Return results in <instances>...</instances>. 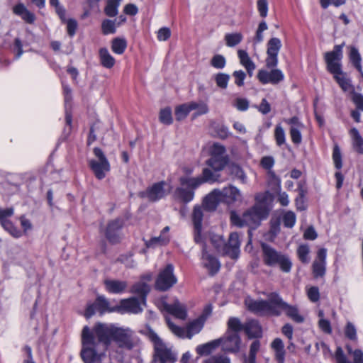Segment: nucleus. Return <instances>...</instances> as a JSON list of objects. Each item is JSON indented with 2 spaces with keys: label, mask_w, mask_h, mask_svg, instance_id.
Segmentation results:
<instances>
[{
  "label": "nucleus",
  "mask_w": 363,
  "mask_h": 363,
  "mask_svg": "<svg viewBox=\"0 0 363 363\" xmlns=\"http://www.w3.org/2000/svg\"><path fill=\"white\" fill-rule=\"evenodd\" d=\"M116 310V306L111 307L108 300L104 296H98L93 303L87 306L84 315L86 318H89L94 315L96 311H98L100 314H104L106 312H113Z\"/></svg>",
  "instance_id": "obj_13"
},
{
  "label": "nucleus",
  "mask_w": 363,
  "mask_h": 363,
  "mask_svg": "<svg viewBox=\"0 0 363 363\" xmlns=\"http://www.w3.org/2000/svg\"><path fill=\"white\" fill-rule=\"evenodd\" d=\"M228 163V160H213L208 159L206 164L211 167L214 171L219 172L222 170Z\"/></svg>",
  "instance_id": "obj_50"
},
{
  "label": "nucleus",
  "mask_w": 363,
  "mask_h": 363,
  "mask_svg": "<svg viewBox=\"0 0 363 363\" xmlns=\"http://www.w3.org/2000/svg\"><path fill=\"white\" fill-rule=\"evenodd\" d=\"M93 152L97 160H89V166L93 171L95 177L101 180L105 178L106 173L110 171L111 166L101 149L95 147Z\"/></svg>",
  "instance_id": "obj_9"
},
{
  "label": "nucleus",
  "mask_w": 363,
  "mask_h": 363,
  "mask_svg": "<svg viewBox=\"0 0 363 363\" xmlns=\"http://www.w3.org/2000/svg\"><path fill=\"white\" fill-rule=\"evenodd\" d=\"M195 108V106L190 105L189 103L184 104L179 106H177L175 109V118L177 121H182L184 119L191 111H193V108Z\"/></svg>",
  "instance_id": "obj_38"
},
{
  "label": "nucleus",
  "mask_w": 363,
  "mask_h": 363,
  "mask_svg": "<svg viewBox=\"0 0 363 363\" xmlns=\"http://www.w3.org/2000/svg\"><path fill=\"white\" fill-rule=\"evenodd\" d=\"M309 300L312 302H317L320 299L319 289L317 286H311L307 291Z\"/></svg>",
  "instance_id": "obj_61"
},
{
  "label": "nucleus",
  "mask_w": 363,
  "mask_h": 363,
  "mask_svg": "<svg viewBox=\"0 0 363 363\" xmlns=\"http://www.w3.org/2000/svg\"><path fill=\"white\" fill-rule=\"evenodd\" d=\"M333 160L337 169H340L342 167V153L340 147L337 144L333 147Z\"/></svg>",
  "instance_id": "obj_49"
},
{
  "label": "nucleus",
  "mask_w": 363,
  "mask_h": 363,
  "mask_svg": "<svg viewBox=\"0 0 363 363\" xmlns=\"http://www.w3.org/2000/svg\"><path fill=\"white\" fill-rule=\"evenodd\" d=\"M177 281L176 276L174 274V266L168 264L159 273L155 281V289L166 291L172 288Z\"/></svg>",
  "instance_id": "obj_11"
},
{
  "label": "nucleus",
  "mask_w": 363,
  "mask_h": 363,
  "mask_svg": "<svg viewBox=\"0 0 363 363\" xmlns=\"http://www.w3.org/2000/svg\"><path fill=\"white\" fill-rule=\"evenodd\" d=\"M271 347L274 352L275 359L278 363H284L285 350L283 341L280 338H275L271 343Z\"/></svg>",
  "instance_id": "obj_31"
},
{
  "label": "nucleus",
  "mask_w": 363,
  "mask_h": 363,
  "mask_svg": "<svg viewBox=\"0 0 363 363\" xmlns=\"http://www.w3.org/2000/svg\"><path fill=\"white\" fill-rule=\"evenodd\" d=\"M210 155L226 156L225 147L218 143H214L210 148Z\"/></svg>",
  "instance_id": "obj_59"
},
{
  "label": "nucleus",
  "mask_w": 363,
  "mask_h": 363,
  "mask_svg": "<svg viewBox=\"0 0 363 363\" xmlns=\"http://www.w3.org/2000/svg\"><path fill=\"white\" fill-rule=\"evenodd\" d=\"M265 65L267 68H274L278 64V53L281 48V42L277 38H272L267 44Z\"/></svg>",
  "instance_id": "obj_14"
},
{
  "label": "nucleus",
  "mask_w": 363,
  "mask_h": 363,
  "mask_svg": "<svg viewBox=\"0 0 363 363\" xmlns=\"http://www.w3.org/2000/svg\"><path fill=\"white\" fill-rule=\"evenodd\" d=\"M123 227V221L120 218H117L108 222L105 235L107 240L111 243H117L119 242V231Z\"/></svg>",
  "instance_id": "obj_20"
},
{
  "label": "nucleus",
  "mask_w": 363,
  "mask_h": 363,
  "mask_svg": "<svg viewBox=\"0 0 363 363\" xmlns=\"http://www.w3.org/2000/svg\"><path fill=\"white\" fill-rule=\"evenodd\" d=\"M301 128H298V127L291 126L290 128V136L291 138V141L295 145L301 144L302 141V136L300 131Z\"/></svg>",
  "instance_id": "obj_57"
},
{
  "label": "nucleus",
  "mask_w": 363,
  "mask_h": 363,
  "mask_svg": "<svg viewBox=\"0 0 363 363\" xmlns=\"http://www.w3.org/2000/svg\"><path fill=\"white\" fill-rule=\"evenodd\" d=\"M264 263L269 267L279 265L284 272H289L291 269V262L288 257L277 251L267 243L261 244Z\"/></svg>",
  "instance_id": "obj_8"
},
{
  "label": "nucleus",
  "mask_w": 363,
  "mask_h": 363,
  "mask_svg": "<svg viewBox=\"0 0 363 363\" xmlns=\"http://www.w3.org/2000/svg\"><path fill=\"white\" fill-rule=\"evenodd\" d=\"M244 330L249 338H258L262 335V327L256 320H250L245 323Z\"/></svg>",
  "instance_id": "obj_28"
},
{
  "label": "nucleus",
  "mask_w": 363,
  "mask_h": 363,
  "mask_svg": "<svg viewBox=\"0 0 363 363\" xmlns=\"http://www.w3.org/2000/svg\"><path fill=\"white\" fill-rule=\"evenodd\" d=\"M230 174L235 178L240 179L242 183H246L247 177L243 169L238 164H232L230 167Z\"/></svg>",
  "instance_id": "obj_51"
},
{
  "label": "nucleus",
  "mask_w": 363,
  "mask_h": 363,
  "mask_svg": "<svg viewBox=\"0 0 363 363\" xmlns=\"http://www.w3.org/2000/svg\"><path fill=\"white\" fill-rule=\"evenodd\" d=\"M274 138L278 146L285 144L286 135L284 128L281 125H277L274 130Z\"/></svg>",
  "instance_id": "obj_54"
},
{
  "label": "nucleus",
  "mask_w": 363,
  "mask_h": 363,
  "mask_svg": "<svg viewBox=\"0 0 363 363\" xmlns=\"http://www.w3.org/2000/svg\"><path fill=\"white\" fill-rule=\"evenodd\" d=\"M220 345V341L218 340H214L206 344L199 345L196 350V352L200 355L209 354L214 349L218 347Z\"/></svg>",
  "instance_id": "obj_37"
},
{
  "label": "nucleus",
  "mask_w": 363,
  "mask_h": 363,
  "mask_svg": "<svg viewBox=\"0 0 363 363\" xmlns=\"http://www.w3.org/2000/svg\"><path fill=\"white\" fill-rule=\"evenodd\" d=\"M243 37L240 33H227L225 35V44L228 47H234L238 45Z\"/></svg>",
  "instance_id": "obj_42"
},
{
  "label": "nucleus",
  "mask_w": 363,
  "mask_h": 363,
  "mask_svg": "<svg viewBox=\"0 0 363 363\" xmlns=\"http://www.w3.org/2000/svg\"><path fill=\"white\" fill-rule=\"evenodd\" d=\"M235 78V84L238 86L244 85V80L246 77V74L242 70L235 71L233 73Z\"/></svg>",
  "instance_id": "obj_62"
},
{
  "label": "nucleus",
  "mask_w": 363,
  "mask_h": 363,
  "mask_svg": "<svg viewBox=\"0 0 363 363\" xmlns=\"http://www.w3.org/2000/svg\"><path fill=\"white\" fill-rule=\"evenodd\" d=\"M150 291V288L147 284L139 281L132 286L130 292L138 295V298L141 299L143 305L145 306L146 297Z\"/></svg>",
  "instance_id": "obj_30"
},
{
  "label": "nucleus",
  "mask_w": 363,
  "mask_h": 363,
  "mask_svg": "<svg viewBox=\"0 0 363 363\" xmlns=\"http://www.w3.org/2000/svg\"><path fill=\"white\" fill-rule=\"evenodd\" d=\"M160 121L165 125H170L172 123V110L170 108L167 107L162 109L160 112Z\"/></svg>",
  "instance_id": "obj_52"
},
{
  "label": "nucleus",
  "mask_w": 363,
  "mask_h": 363,
  "mask_svg": "<svg viewBox=\"0 0 363 363\" xmlns=\"http://www.w3.org/2000/svg\"><path fill=\"white\" fill-rule=\"evenodd\" d=\"M343 43L341 45L334 46L330 52L325 53V61L327 65L328 71L333 75L334 79L345 91H350L352 86L350 79L346 77V74L342 70V65L340 62L342 58Z\"/></svg>",
  "instance_id": "obj_4"
},
{
  "label": "nucleus",
  "mask_w": 363,
  "mask_h": 363,
  "mask_svg": "<svg viewBox=\"0 0 363 363\" xmlns=\"http://www.w3.org/2000/svg\"><path fill=\"white\" fill-rule=\"evenodd\" d=\"M349 57L350 60L354 67L358 70V72L362 74V67L361 65L362 58L358 50L356 48H351Z\"/></svg>",
  "instance_id": "obj_40"
},
{
  "label": "nucleus",
  "mask_w": 363,
  "mask_h": 363,
  "mask_svg": "<svg viewBox=\"0 0 363 363\" xmlns=\"http://www.w3.org/2000/svg\"><path fill=\"white\" fill-rule=\"evenodd\" d=\"M211 242L218 253L234 259L238 257L240 242L237 233H230L227 242L221 235H212Z\"/></svg>",
  "instance_id": "obj_7"
},
{
  "label": "nucleus",
  "mask_w": 363,
  "mask_h": 363,
  "mask_svg": "<svg viewBox=\"0 0 363 363\" xmlns=\"http://www.w3.org/2000/svg\"><path fill=\"white\" fill-rule=\"evenodd\" d=\"M233 106L240 111H245L249 108V101L245 98H237L233 103Z\"/></svg>",
  "instance_id": "obj_58"
},
{
  "label": "nucleus",
  "mask_w": 363,
  "mask_h": 363,
  "mask_svg": "<svg viewBox=\"0 0 363 363\" xmlns=\"http://www.w3.org/2000/svg\"><path fill=\"white\" fill-rule=\"evenodd\" d=\"M1 225L13 238H18L22 235L21 231L10 220L4 221Z\"/></svg>",
  "instance_id": "obj_43"
},
{
  "label": "nucleus",
  "mask_w": 363,
  "mask_h": 363,
  "mask_svg": "<svg viewBox=\"0 0 363 363\" xmlns=\"http://www.w3.org/2000/svg\"><path fill=\"white\" fill-rule=\"evenodd\" d=\"M99 56L101 65L104 67L111 69L114 66L116 60L114 57L109 53L107 48H100L99 50Z\"/></svg>",
  "instance_id": "obj_33"
},
{
  "label": "nucleus",
  "mask_w": 363,
  "mask_h": 363,
  "mask_svg": "<svg viewBox=\"0 0 363 363\" xmlns=\"http://www.w3.org/2000/svg\"><path fill=\"white\" fill-rule=\"evenodd\" d=\"M204 320L199 318L189 323L186 326V338L191 339L194 335L198 334L203 328Z\"/></svg>",
  "instance_id": "obj_34"
},
{
  "label": "nucleus",
  "mask_w": 363,
  "mask_h": 363,
  "mask_svg": "<svg viewBox=\"0 0 363 363\" xmlns=\"http://www.w3.org/2000/svg\"><path fill=\"white\" fill-rule=\"evenodd\" d=\"M244 330V325H242L240 320L238 318L232 317L230 318L228 321V330L231 333H236Z\"/></svg>",
  "instance_id": "obj_46"
},
{
  "label": "nucleus",
  "mask_w": 363,
  "mask_h": 363,
  "mask_svg": "<svg viewBox=\"0 0 363 363\" xmlns=\"http://www.w3.org/2000/svg\"><path fill=\"white\" fill-rule=\"evenodd\" d=\"M13 12L28 23L32 24L35 20V15L28 11L25 5L22 3L17 4L13 8Z\"/></svg>",
  "instance_id": "obj_29"
},
{
  "label": "nucleus",
  "mask_w": 363,
  "mask_h": 363,
  "mask_svg": "<svg viewBox=\"0 0 363 363\" xmlns=\"http://www.w3.org/2000/svg\"><path fill=\"white\" fill-rule=\"evenodd\" d=\"M203 363H230L228 357L224 356H213L203 362Z\"/></svg>",
  "instance_id": "obj_63"
},
{
  "label": "nucleus",
  "mask_w": 363,
  "mask_h": 363,
  "mask_svg": "<svg viewBox=\"0 0 363 363\" xmlns=\"http://www.w3.org/2000/svg\"><path fill=\"white\" fill-rule=\"evenodd\" d=\"M164 309L175 318L185 320L187 316L186 306L176 299L172 303H164Z\"/></svg>",
  "instance_id": "obj_22"
},
{
  "label": "nucleus",
  "mask_w": 363,
  "mask_h": 363,
  "mask_svg": "<svg viewBox=\"0 0 363 363\" xmlns=\"http://www.w3.org/2000/svg\"><path fill=\"white\" fill-rule=\"evenodd\" d=\"M267 297V300H247L245 305L250 311L259 315L278 317L284 312L294 322H303L304 318L299 314L297 306L284 301L277 292L269 293Z\"/></svg>",
  "instance_id": "obj_1"
},
{
  "label": "nucleus",
  "mask_w": 363,
  "mask_h": 363,
  "mask_svg": "<svg viewBox=\"0 0 363 363\" xmlns=\"http://www.w3.org/2000/svg\"><path fill=\"white\" fill-rule=\"evenodd\" d=\"M271 69L272 70L269 72L264 69L259 70L257 77L262 84H266L270 83L272 84H277L284 80V75L280 69Z\"/></svg>",
  "instance_id": "obj_18"
},
{
  "label": "nucleus",
  "mask_w": 363,
  "mask_h": 363,
  "mask_svg": "<svg viewBox=\"0 0 363 363\" xmlns=\"http://www.w3.org/2000/svg\"><path fill=\"white\" fill-rule=\"evenodd\" d=\"M216 180L217 177L213 171L208 168H204L201 176L196 177L195 179H192L189 182H192L194 187H199L206 182H215Z\"/></svg>",
  "instance_id": "obj_27"
},
{
  "label": "nucleus",
  "mask_w": 363,
  "mask_h": 363,
  "mask_svg": "<svg viewBox=\"0 0 363 363\" xmlns=\"http://www.w3.org/2000/svg\"><path fill=\"white\" fill-rule=\"evenodd\" d=\"M220 190L214 189L205 196L203 200V206L208 211H213L216 209L218 203L223 202Z\"/></svg>",
  "instance_id": "obj_24"
},
{
  "label": "nucleus",
  "mask_w": 363,
  "mask_h": 363,
  "mask_svg": "<svg viewBox=\"0 0 363 363\" xmlns=\"http://www.w3.org/2000/svg\"><path fill=\"white\" fill-rule=\"evenodd\" d=\"M169 241V239L168 237L160 235L158 237L152 238L150 240L146 242L145 245L147 247H155L157 245H167Z\"/></svg>",
  "instance_id": "obj_48"
},
{
  "label": "nucleus",
  "mask_w": 363,
  "mask_h": 363,
  "mask_svg": "<svg viewBox=\"0 0 363 363\" xmlns=\"http://www.w3.org/2000/svg\"><path fill=\"white\" fill-rule=\"evenodd\" d=\"M310 248L307 244L300 245L297 249V255L303 264H308L310 262Z\"/></svg>",
  "instance_id": "obj_41"
},
{
  "label": "nucleus",
  "mask_w": 363,
  "mask_h": 363,
  "mask_svg": "<svg viewBox=\"0 0 363 363\" xmlns=\"http://www.w3.org/2000/svg\"><path fill=\"white\" fill-rule=\"evenodd\" d=\"M216 86L222 89H225L230 80V75L225 73L220 72L213 77Z\"/></svg>",
  "instance_id": "obj_45"
},
{
  "label": "nucleus",
  "mask_w": 363,
  "mask_h": 363,
  "mask_svg": "<svg viewBox=\"0 0 363 363\" xmlns=\"http://www.w3.org/2000/svg\"><path fill=\"white\" fill-rule=\"evenodd\" d=\"M325 263L315 260L312 264V271L314 278L323 277L325 274Z\"/></svg>",
  "instance_id": "obj_47"
},
{
  "label": "nucleus",
  "mask_w": 363,
  "mask_h": 363,
  "mask_svg": "<svg viewBox=\"0 0 363 363\" xmlns=\"http://www.w3.org/2000/svg\"><path fill=\"white\" fill-rule=\"evenodd\" d=\"M147 337L153 343V362L158 363H174L177 360V354L172 347H168L157 334L151 328L146 333Z\"/></svg>",
  "instance_id": "obj_6"
},
{
  "label": "nucleus",
  "mask_w": 363,
  "mask_h": 363,
  "mask_svg": "<svg viewBox=\"0 0 363 363\" xmlns=\"http://www.w3.org/2000/svg\"><path fill=\"white\" fill-rule=\"evenodd\" d=\"M127 45V41L124 38L117 37L111 41V50L116 54L122 55L125 52Z\"/></svg>",
  "instance_id": "obj_36"
},
{
  "label": "nucleus",
  "mask_w": 363,
  "mask_h": 363,
  "mask_svg": "<svg viewBox=\"0 0 363 363\" xmlns=\"http://www.w3.org/2000/svg\"><path fill=\"white\" fill-rule=\"evenodd\" d=\"M352 140V147L358 154L363 155V138L357 128H353L350 130Z\"/></svg>",
  "instance_id": "obj_35"
},
{
  "label": "nucleus",
  "mask_w": 363,
  "mask_h": 363,
  "mask_svg": "<svg viewBox=\"0 0 363 363\" xmlns=\"http://www.w3.org/2000/svg\"><path fill=\"white\" fill-rule=\"evenodd\" d=\"M211 65L216 69H223L225 67L226 60L222 55H215L211 60Z\"/></svg>",
  "instance_id": "obj_55"
},
{
  "label": "nucleus",
  "mask_w": 363,
  "mask_h": 363,
  "mask_svg": "<svg viewBox=\"0 0 363 363\" xmlns=\"http://www.w3.org/2000/svg\"><path fill=\"white\" fill-rule=\"evenodd\" d=\"M220 196L223 202L233 203L239 200L241 197V194L238 189L233 186H229L220 190Z\"/></svg>",
  "instance_id": "obj_26"
},
{
  "label": "nucleus",
  "mask_w": 363,
  "mask_h": 363,
  "mask_svg": "<svg viewBox=\"0 0 363 363\" xmlns=\"http://www.w3.org/2000/svg\"><path fill=\"white\" fill-rule=\"evenodd\" d=\"M167 183L165 181H161L154 183L152 186L147 188L145 191L140 193L141 198H147L150 202H156L160 199H164L168 194L165 186Z\"/></svg>",
  "instance_id": "obj_12"
},
{
  "label": "nucleus",
  "mask_w": 363,
  "mask_h": 363,
  "mask_svg": "<svg viewBox=\"0 0 363 363\" xmlns=\"http://www.w3.org/2000/svg\"><path fill=\"white\" fill-rule=\"evenodd\" d=\"M202 259L204 267L209 270L211 275L213 276L219 271L220 265L218 260L207 252L205 243H203Z\"/></svg>",
  "instance_id": "obj_21"
},
{
  "label": "nucleus",
  "mask_w": 363,
  "mask_h": 363,
  "mask_svg": "<svg viewBox=\"0 0 363 363\" xmlns=\"http://www.w3.org/2000/svg\"><path fill=\"white\" fill-rule=\"evenodd\" d=\"M94 332L103 343V349L108 350L112 341L119 347L128 350H132L136 345L133 337V332L127 328H117L112 324L97 323L94 325Z\"/></svg>",
  "instance_id": "obj_2"
},
{
  "label": "nucleus",
  "mask_w": 363,
  "mask_h": 363,
  "mask_svg": "<svg viewBox=\"0 0 363 363\" xmlns=\"http://www.w3.org/2000/svg\"><path fill=\"white\" fill-rule=\"evenodd\" d=\"M191 217L194 226V240L196 243H202L201 230L203 213L201 206L196 205L194 207Z\"/></svg>",
  "instance_id": "obj_19"
},
{
  "label": "nucleus",
  "mask_w": 363,
  "mask_h": 363,
  "mask_svg": "<svg viewBox=\"0 0 363 363\" xmlns=\"http://www.w3.org/2000/svg\"><path fill=\"white\" fill-rule=\"evenodd\" d=\"M190 105H194L195 108L193 110H196L197 115L206 114L208 112V107L206 104L204 102H194L191 101L189 103Z\"/></svg>",
  "instance_id": "obj_60"
},
{
  "label": "nucleus",
  "mask_w": 363,
  "mask_h": 363,
  "mask_svg": "<svg viewBox=\"0 0 363 363\" xmlns=\"http://www.w3.org/2000/svg\"><path fill=\"white\" fill-rule=\"evenodd\" d=\"M104 284L106 290L111 294H121L128 287L127 281L117 279H106Z\"/></svg>",
  "instance_id": "obj_25"
},
{
  "label": "nucleus",
  "mask_w": 363,
  "mask_h": 363,
  "mask_svg": "<svg viewBox=\"0 0 363 363\" xmlns=\"http://www.w3.org/2000/svg\"><path fill=\"white\" fill-rule=\"evenodd\" d=\"M352 101L356 106L357 109L363 111V96L359 93H354L352 96Z\"/></svg>",
  "instance_id": "obj_64"
},
{
  "label": "nucleus",
  "mask_w": 363,
  "mask_h": 363,
  "mask_svg": "<svg viewBox=\"0 0 363 363\" xmlns=\"http://www.w3.org/2000/svg\"><path fill=\"white\" fill-rule=\"evenodd\" d=\"M166 322L168 325L169 329L174 333L176 336L180 338L186 337V330L180 326L176 325L174 324L169 318H166Z\"/></svg>",
  "instance_id": "obj_44"
},
{
  "label": "nucleus",
  "mask_w": 363,
  "mask_h": 363,
  "mask_svg": "<svg viewBox=\"0 0 363 363\" xmlns=\"http://www.w3.org/2000/svg\"><path fill=\"white\" fill-rule=\"evenodd\" d=\"M345 335L347 338L352 341L357 340V329L354 325L351 322H347L344 330Z\"/></svg>",
  "instance_id": "obj_53"
},
{
  "label": "nucleus",
  "mask_w": 363,
  "mask_h": 363,
  "mask_svg": "<svg viewBox=\"0 0 363 363\" xmlns=\"http://www.w3.org/2000/svg\"><path fill=\"white\" fill-rule=\"evenodd\" d=\"M100 0H88L90 6H96ZM106 5L104 12L106 16L110 18L115 17L118 13V7L122 0H105Z\"/></svg>",
  "instance_id": "obj_23"
},
{
  "label": "nucleus",
  "mask_w": 363,
  "mask_h": 363,
  "mask_svg": "<svg viewBox=\"0 0 363 363\" xmlns=\"http://www.w3.org/2000/svg\"><path fill=\"white\" fill-rule=\"evenodd\" d=\"M284 227L291 228L296 223V215L292 211H287L283 216L282 218Z\"/></svg>",
  "instance_id": "obj_56"
},
{
  "label": "nucleus",
  "mask_w": 363,
  "mask_h": 363,
  "mask_svg": "<svg viewBox=\"0 0 363 363\" xmlns=\"http://www.w3.org/2000/svg\"><path fill=\"white\" fill-rule=\"evenodd\" d=\"M191 179L179 178L180 186L177 187L173 193V198L177 202L186 204L194 199L198 187H194L192 182H189Z\"/></svg>",
  "instance_id": "obj_10"
},
{
  "label": "nucleus",
  "mask_w": 363,
  "mask_h": 363,
  "mask_svg": "<svg viewBox=\"0 0 363 363\" xmlns=\"http://www.w3.org/2000/svg\"><path fill=\"white\" fill-rule=\"evenodd\" d=\"M346 350L348 354L352 357V362L347 359L342 349L338 347L335 353L337 363H363V352L361 350H352V347L349 345H346Z\"/></svg>",
  "instance_id": "obj_15"
},
{
  "label": "nucleus",
  "mask_w": 363,
  "mask_h": 363,
  "mask_svg": "<svg viewBox=\"0 0 363 363\" xmlns=\"http://www.w3.org/2000/svg\"><path fill=\"white\" fill-rule=\"evenodd\" d=\"M238 55L240 64L246 69L249 76L252 77L253 71L255 69V65L249 57L248 53L245 50H239L238 51Z\"/></svg>",
  "instance_id": "obj_32"
},
{
  "label": "nucleus",
  "mask_w": 363,
  "mask_h": 363,
  "mask_svg": "<svg viewBox=\"0 0 363 363\" xmlns=\"http://www.w3.org/2000/svg\"><path fill=\"white\" fill-rule=\"evenodd\" d=\"M222 349L228 352L237 353L240 350L241 339L238 333L227 331L225 336L218 339Z\"/></svg>",
  "instance_id": "obj_16"
},
{
  "label": "nucleus",
  "mask_w": 363,
  "mask_h": 363,
  "mask_svg": "<svg viewBox=\"0 0 363 363\" xmlns=\"http://www.w3.org/2000/svg\"><path fill=\"white\" fill-rule=\"evenodd\" d=\"M257 203L245 211L242 216L238 215L235 211L230 212V223L238 228L248 226L255 229L262 220L266 219L269 213V207L264 201H259L256 197Z\"/></svg>",
  "instance_id": "obj_3"
},
{
  "label": "nucleus",
  "mask_w": 363,
  "mask_h": 363,
  "mask_svg": "<svg viewBox=\"0 0 363 363\" xmlns=\"http://www.w3.org/2000/svg\"><path fill=\"white\" fill-rule=\"evenodd\" d=\"M117 27L116 19L106 18L101 22V32L104 35L114 34Z\"/></svg>",
  "instance_id": "obj_39"
},
{
  "label": "nucleus",
  "mask_w": 363,
  "mask_h": 363,
  "mask_svg": "<svg viewBox=\"0 0 363 363\" xmlns=\"http://www.w3.org/2000/svg\"><path fill=\"white\" fill-rule=\"evenodd\" d=\"M81 357L84 363H100L99 352H104L107 350L103 349V343L99 342V336L94 332V327L91 330L84 326L82 331Z\"/></svg>",
  "instance_id": "obj_5"
},
{
  "label": "nucleus",
  "mask_w": 363,
  "mask_h": 363,
  "mask_svg": "<svg viewBox=\"0 0 363 363\" xmlns=\"http://www.w3.org/2000/svg\"><path fill=\"white\" fill-rule=\"evenodd\" d=\"M142 305V300L136 297L121 299L120 305L116 306V311L137 314L143 311Z\"/></svg>",
  "instance_id": "obj_17"
}]
</instances>
